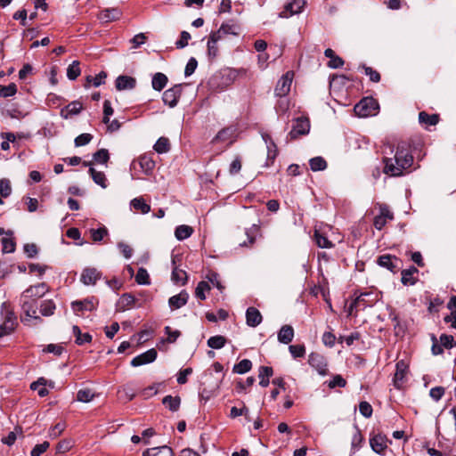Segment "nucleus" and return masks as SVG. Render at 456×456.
<instances>
[{
  "mask_svg": "<svg viewBox=\"0 0 456 456\" xmlns=\"http://www.w3.org/2000/svg\"><path fill=\"white\" fill-rule=\"evenodd\" d=\"M78 61H74L67 69V77L69 80H76L81 74Z\"/></svg>",
  "mask_w": 456,
  "mask_h": 456,
  "instance_id": "obj_45",
  "label": "nucleus"
},
{
  "mask_svg": "<svg viewBox=\"0 0 456 456\" xmlns=\"http://www.w3.org/2000/svg\"><path fill=\"white\" fill-rule=\"evenodd\" d=\"M120 12L118 9H105L101 12L99 19L104 22L116 20L119 18Z\"/></svg>",
  "mask_w": 456,
  "mask_h": 456,
  "instance_id": "obj_35",
  "label": "nucleus"
},
{
  "mask_svg": "<svg viewBox=\"0 0 456 456\" xmlns=\"http://www.w3.org/2000/svg\"><path fill=\"white\" fill-rule=\"evenodd\" d=\"M55 309L56 305L52 299L44 300L39 305L40 314L45 317L52 316Z\"/></svg>",
  "mask_w": 456,
  "mask_h": 456,
  "instance_id": "obj_32",
  "label": "nucleus"
},
{
  "mask_svg": "<svg viewBox=\"0 0 456 456\" xmlns=\"http://www.w3.org/2000/svg\"><path fill=\"white\" fill-rule=\"evenodd\" d=\"M208 346L213 349H221L225 346L226 338L224 336L216 335L208 339Z\"/></svg>",
  "mask_w": 456,
  "mask_h": 456,
  "instance_id": "obj_44",
  "label": "nucleus"
},
{
  "mask_svg": "<svg viewBox=\"0 0 456 456\" xmlns=\"http://www.w3.org/2000/svg\"><path fill=\"white\" fill-rule=\"evenodd\" d=\"M439 342L444 348H452L456 346V342L452 335L442 334L440 336Z\"/></svg>",
  "mask_w": 456,
  "mask_h": 456,
  "instance_id": "obj_60",
  "label": "nucleus"
},
{
  "mask_svg": "<svg viewBox=\"0 0 456 456\" xmlns=\"http://www.w3.org/2000/svg\"><path fill=\"white\" fill-rule=\"evenodd\" d=\"M293 80V72H286L277 82L274 88L276 97L284 98L290 91Z\"/></svg>",
  "mask_w": 456,
  "mask_h": 456,
  "instance_id": "obj_6",
  "label": "nucleus"
},
{
  "mask_svg": "<svg viewBox=\"0 0 456 456\" xmlns=\"http://www.w3.org/2000/svg\"><path fill=\"white\" fill-rule=\"evenodd\" d=\"M240 28L237 23H223L218 30L212 32L210 35L215 36L217 40L224 39L228 35L238 36Z\"/></svg>",
  "mask_w": 456,
  "mask_h": 456,
  "instance_id": "obj_11",
  "label": "nucleus"
},
{
  "mask_svg": "<svg viewBox=\"0 0 456 456\" xmlns=\"http://www.w3.org/2000/svg\"><path fill=\"white\" fill-rule=\"evenodd\" d=\"M45 380L41 378L37 381L32 382L30 385V388L34 391H37V394L40 397H44L48 395V390L45 387Z\"/></svg>",
  "mask_w": 456,
  "mask_h": 456,
  "instance_id": "obj_47",
  "label": "nucleus"
},
{
  "mask_svg": "<svg viewBox=\"0 0 456 456\" xmlns=\"http://www.w3.org/2000/svg\"><path fill=\"white\" fill-rule=\"evenodd\" d=\"M310 168L314 172L323 171L327 168V161L322 157H314L309 160Z\"/></svg>",
  "mask_w": 456,
  "mask_h": 456,
  "instance_id": "obj_38",
  "label": "nucleus"
},
{
  "mask_svg": "<svg viewBox=\"0 0 456 456\" xmlns=\"http://www.w3.org/2000/svg\"><path fill=\"white\" fill-rule=\"evenodd\" d=\"M411 145L406 142L397 144L392 158H383V173L388 176L399 177L408 173L413 165Z\"/></svg>",
  "mask_w": 456,
  "mask_h": 456,
  "instance_id": "obj_1",
  "label": "nucleus"
},
{
  "mask_svg": "<svg viewBox=\"0 0 456 456\" xmlns=\"http://www.w3.org/2000/svg\"><path fill=\"white\" fill-rule=\"evenodd\" d=\"M346 386V380L341 375H335L332 379L328 382V387L331 389L338 387H345Z\"/></svg>",
  "mask_w": 456,
  "mask_h": 456,
  "instance_id": "obj_57",
  "label": "nucleus"
},
{
  "mask_svg": "<svg viewBox=\"0 0 456 456\" xmlns=\"http://www.w3.org/2000/svg\"><path fill=\"white\" fill-rule=\"evenodd\" d=\"M93 159L96 163L106 164L110 159L109 151L106 149H100L93 155Z\"/></svg>",
  "mask_w": 456,
  "mask_h": 456,
  "instance_id": "obj_52",
  "label": "nucleus"
},
{
  "mask_svg": "<svg viewBox=\"0 0 456 456\" xmlns=\"http://www.w3.org/2000/svg\"><path fill=\"white\" fill-rule=\"evenodd\" d=\"M182 94V85H175L163 93L162 100L170 108L176 106Z\"/></svg>",
  "mask_w": 456,
  "mask_h": 456,
  "instance_id": "obj_10",
  "label": "nucleus"
},
{
  "mask_svg": "<svg viewBox=\"0 0 456 456\" xmlns=\"http://www.w3.org/2000/svg\"><path fill=\"white\" fill-rule=\"evenodd\" d=\"M2 246L4 253H12L15 250L16 243L12 238H3Z\"/></svg>",
  "mask_w": 456,
  "mask_h": 456,
  "instance_id": "obj_58",
  "label": "nucleus"
},
{
  "mask_svg": "<svg viewBox=\"0 0 456 456\" xmlns=\"http://www.w3.org/2000/svg\"><path fill=\"white\" fill-rule=\"evenodd\" d=\"M379 103L372 97L362 99L354 108V111L358 117L365 118L373 116L377 113Z\"/></svg>",
  "mask_w": 456,
  "mask_h": 456,
  "instance_id": "obj_3",
  "label": "nucleus"
},
{
  "mask_svg": "<svg viewBox=\"0 0 456 456\" xmlns=\"http://www.w3.org/2000/svg\"><path fill=\"white\" fill-rule=\"evenodd\" d=\"M263 317L259 310L250 306L246 311V323L248 326L255 328L262 322Z\"/></svg>",
  "mask_w": 456,
  "mask_h": 456,
  "instance_id": "obj_20",
  "label": "nucleus"
},
{
  "mask_svg": "<svg viewBox=\"0 0 456 456\" xmlns=\"http://www.w3.org/2000/svg\"><path fill=\"white\" fill-rule=\"evenodd\" d=\"M142 456H174V452L171 447L163 445L147 449Z\"/></svg>",
  "mask_w": 456,
  "mask_h": 456,
  "instance_id": "obj_24",
  "label": "nucleus"
},
{
  "mask_svg": "<svg viewBox=\"0 0 456 456\" xmlns=\"http://www.w3.org/2000/svg\"><path fill=\"white\" fill-rule=\"evenodd\" d=\"M20 306L26 316L37 314L38 308L37 300L33 297H24L23 294H21Z\"/></svg>",
  "mask_w": 456,
  "mask_h": 456,
  "instance_id": "obj_19",
  "label": "nucleus"
},
{
  "mask_svg": "<svg viewBox=\"0 0 456 456\" xmlns=\"http://www.w3.org/2000/svg\"><path fill=\"white\" fill-rule=\"evenodd\" d=\"M379 215L374 217L373 225L377 230H381L388 221L394 219V214L385 203H378Z\"/></svg>",
  "mask_w": 456,
  "mask_h": 456,
  "instance_id": "obj_5",
  "label": "nucleus"
},
{
  "mask_svg": "<svg viewBox=\"0 0 456 456\" xmlns=\"http://www.w3.org/2000/svg\"><path fill=\"white\" fill-rule=\"evenodd\" d=\"M172 265H173V270H172V281L175 283H180L182 285H184L187 281V273L185 271L179 269L176 266L175 263V257L172 258Z\"/></svg>",
  "mask_w": 456,
  "mask_h": 456,
  "instance_id": "obj_25",
  "label": "nucleus"
},
{
  "mask_svg": "<svg viewBox=\"0 0 456 456\" xmlns=\"http://www.w3.org/2000/svg\"><path fill=\"white\" fill-rule=\"evenodd\" d=\"M90 234L93 241L101 242L108 235V229L105 226L98 229H90Z\"/></svg>",
  "mask_w": 456,
  "mask_h": 456,
  "instance_id": "obj_50",
  "label": "nucleus"
},
{
  "mask_svg": "<svg viewBox=\"0 0 456 456\" xmlns=\"http://www.w3.org/2000/svg\"><path fill=\"white\" fill-rule=\"evenodd\" d=\"M210 290V285L208 281H200L195 289V296L200 300L206 299L205 291Z\"/></svg>",
  "mask_w": 456,
  "mask_h": 456,
  "instance_id": "obj_51",
  "label": "nucleus"
},
{
  "mask_svg": "<svg viewBox=\"0 0 456 456\" xmlns=\"http://www.w3.org/2000/svg\"><path fill=\"white\" fill-rule=\"evenodd\" d=\"M419 121L420 124L427 126H436L439 121V116L437 114H428L425 111H421L419 114Z\"/></svg>",
  "mask_w": 456,
  "mask_h": 456,
  "instance_id": "obj_36",
  "label": "nucleus"
},
{
  "mask_svg": "<svg viewBox=\"0 0 456 456\" xmlns=\"http://www.w3.org/2000/svg\"><path fill=\"white\" fill-rule=\"evenodd\" d=\"M48 291V286L46 283L42 282L37 285H33L25 289L22 294L24 297H33L37 300L45 296V294Z\"/></svg>",
  "mask_w": 456,
  "mask_h": 456,
  "instance_id": "obj_17",
  "label": "nucleus"
},
{
  "mask_svg": "<svg viewBox=\"0 0 456 456\" xmlns=\"http://www.w3.org/2000/svg\"><path fill=\"white\" fill-rule=\"evenodd\" d=\"M314 240L319 248H330L333 247V243L317 230L314 232Z\"/></svg>",
  "mask_w": 456,
  "mask_h": 456,
  "instance_id": "obj_42",
  "label": "nucleus"
},
{
  "mask_svg": "<svg viewBox=\"0 0 456 456\" xmlns=\"http://www.w3.org/2000/svg\"><path fill=\"white\" fill-rule=\"evenodd\" d=\"M234 129L232 127H225L220 130L213 139L214 142H226L233 136Z\"/></svg>",
  "mask_w": 456,
  "mask_h": 456,
  "instance_id": "obj_41",
  "label": "nucleus"
},
{
  "mask_svg": "<svg viewBox=\"0 0 456 456\" xmlns=\"http://www.w3.org/2000/svg\"><path fill=\"white\" fill-rule=\"evenodd\" d=\"M308 363L322 376L328 374V364L325 357L319 353L313 352L308 356Z\"/></svg>",
  "mask_w": 456,
  "mask_h": 456,
  "instance_id": "obj_9",
  "label": "nucleus"
},
{
  "mask_svg": "<svg viewBox=\"0 0 456 456\" xmlns=\"http://www.w3.org/2000/svg\"><path fill=\"white\" fill-rule=\"evenodd\" d=\"M305 2L304 0H289L281 12L280 17L289 18L302 12Z\"/></svg>",
  "mask_w": 456,
  "mask_h": 456,
  "instance_id": "obj_12",
  "label": "nucleus"
},
{
  "mask_svg": "<svg viewBox=\"0 0 456 456\" xmlns=\"http://www.w3.org/2000/svg\"><path fill=\"white\" fill-rule=\"evenodd\" d=\"M377 264L393 273H396L403 268V261L399 257L390 254L379 256L377 259Z\"/></svg>",
  "mask_w": 456,
  "mask_h": 456,
  "instance_id": "obj_4",
  "label": "nucleus"
},
{
  "mask_svg": "<svg viewBox=\"0 0 456 456\" xmlns=\"http://www.w3.org/2000/svg\"><path fill=\"white\" fill-rule=\"evenodd\" d=\"M167 82L168 78L164 73L157 72L152 77L151 86L154 90L160 92L166 87Z\"/></svg>",
  "mask_w": 456,
  "mask_h": 456,
  "instance_id": "obj_28",
  "label": "nucleus"
},
{
  "mask_svg": "<svg viewBox=\"0 0 456 456\" xmlns=\"http://www.w3.org/2000/svg\"><path fill=\"white\" fill-rule=\"evenodd\" d=\"M135 281L138 284L149 285L151 283L150 275L146 269L141 267L135 275Z\"/></svg>",
  "mask_w": 456,
  "mask_h": 456,
  "instance_id": "obj_53",
  "label": "nucleus"
},
{
  "mask_svg": "<svg viewBox=\"0 0 456 456\" xmlns=\"http://www.w3.org/2000/svg\"><path fill=\"white\" fill-rule=\"evenodd\" d=\"M387 441L386 436L377 434L370 439V445L376 453L384 455L387 448Z\"/></svg>",
  "mask_w": 456,
  "mask_h": 456,
  "instance_id": "obj_14",
  "label": "nucleus"
},
{
  "mask_svg": "<svg viewBox=\"0 0 456 456\" xmlns=\"http://www.w3.org/2000/svg\"><path fill=\"white\" fill-rule=\"evenodd\" d=\"M408 368V364L403 360L396 362V370L393 379L394 385L396 388L400 389L405 382Z\"/></svg>",
  "mask_w": 456,
  "mask_h": 456,
  "instance_id": "obj_13",
  "label": "nucleus"
},
{
  "mask_svg": "<svg viewBox=\"0 0 456 456\" xmlns=\"http://www.w3.org/2000/svg\"><path fill=\"white\" fill-rule=\"evenodd\" d=\"M273 374L272 367L261 366L258 370V378L260 379L259 385L263 387H266L270 383V378Z\"/></svg>",
  "mask_w": 456,
  "mask_h": 456,
  "instance_id": "obj_29",
  "label": "nucleus"
},
{
  "mask_svg": "<svg viewBox=\"0 0 456 456\" xmlns=\"http://www.w3.org/2000/svg\"><path fill=\"white\" fill-rule=\"evenodd\" d=\"M193 233V228L189 225L182 224L175 228V236L178 240H183Z\"/></svg>",
  "mask_w": 456,
  "mask_h": 456,
  "instance_id": "obj_34",
  "label": "nucleus"
},
{
  "mask_svg": "<svg viewBox=\"0 0 456 456\" xmlns=\"http://www.w3.org/2000/svg\"><path fill=\"white\" fill-rule=\"evenodd\" d=\"M101 277L102 273L96 268L87 267L83 270L80 281L85 285H94Z\"/></svg>",
  "mask_w": 456,
  "mask_h": 456,
  "instance_id": "obj_18",
  "label": "nucleus"
},
{
  "mask_svg": "<svg viewBox=\"0 0 456 456\" xmlns=\"http://www.w3.org/2000/svg\"><path fill=\"white\" fill-rule=\"evenodd\" d=\"M252 369V362L248 359H243L233 366V372L244 374Z\"/></svg>",
  "mask_w": 456,
  "mask_h": 456,
  "instance_id": "obj_46",
  "label": "nucleus"
},
{
  "mask_svg": "<svg viewBox=\"0 0 456 456\" xmlns=\"http://www.w3.org/2000/svg\"><path fill=\"white\" fill-rule=\"evenodd\" d=\"M107 77V74L104 71H101L94 77L88 76L86 77L87 83H93V85L97 87L105 83V78Z\"/></svg>",
  "mask_w": 456,
  "mask_h": 456,
  "instance_id": "obj_56",
  "label": "nucleus"
},
{
  "mask_svg": "<svg viewBox=\"0 0 456 456\" xmlns=\"http://www.w3.org/2000/svg\"><path fill=\"white\" fill-rule=\"evenodd\" d=\"M217 40L215 36L209 35L208 40V55L209 58H216L218 54V47L216 45Z\"/></svg>",
  "mask_w": 456,
  "mask_h": 456,
  "instance_id": "obj_48",
  "label": "nucleus"
},
{
  "mask_svg": "<svg viewBox=\"0 0 456 456\" xmlns=\"http://www.w3.org/2000/svg\"><path fill=\"white\" fill-rule=\"evenodd\" d=\"M83 109V105L79 101H73L61 110V117L67 119L74 115H77Z\"/></svg>",
  "mask_w": 456,
  "mask_h": 456,
  "instance_id": "obj_22",
  "label": "nucleus"
},
{
  "mask_svg": "<svg viewBox=\"0 0 456 456\" xmlns=\"http://www.w3.org/2000/svg\"><path fill=\"white\" fill-rule=\"evenodd\" d=\"M17 93V86L14 83H11L7 86L0 85V97H10L13 96Z\"/></svg>",
  "mask_w": 456,
  "mask_h": 456,
  "instance_id": "obj_54",
  "label": "nucleus"
},
{
  "mask_svg": "<svg viewBox=\"0 0 456 456\" xmlns=\"http://www.w3.org/2000/svg\"><path fill=\"white\" fill-rule=\"evenodd\" d=\"M310 122L306 118H298L295 120L291 131L289 133L288 137L289 140H295L300 135H305L309 133Z\"/></svg>",
  "mask_w": 456,
  "mask_h": 456,
  "instance_id": "obj_7",
  "label": "nucleus"
},
{
  "mask_svg": "<svg viewBox=\"0 0 456 456\" xmlns=\"http://www.w3.org/2000/svg\"><path fill=\"white\" fill-rule=\"evenodd\" d=\"M135 86V78L130 76H118L115 81V86L118 91L134 89Z\"/></svg>",
  "mask_w": 456,
  "mask_h": 456,
  "instance_id": "obj_21",
  "label": "nucleus"
},
{
  "mask_svg": "<svg viewBox=\"0 0 456 456\" xmlns=\"http://www.w3.org/2000/svg\"><path fill=\"white\" fill-rule=\"evenodd\" d=\"M207 279L211 282L217 289L221 292L224 289V287L219 280V274L216 272H209L207 275Z\"/></svg>",
  "mask_w": 456,
  "mask_h": 456,
  "instance_id": "obj_59",
  "label": "nucleus"
},
{
  "mask_svg": "<svg viewBox=\"0 0 456 456\" xmlns=\"http://www.w3.org/2000/svg\"><path fill=\"white\" fill-rule=\"evenodd\" d=\"M379 301V295L373 291H366L361 293L350 305L349 314L355 312L364 310L367 307L374 305Z\"/></svg>",
  "mask_w": 456,
  "mask_h": 456,
  "instance_id": "obj_2",
  "label": "nucleus"
},
{
  "mask_svg": "<svg viewBox=\"0 0 456 456\" xmlns=\"http://www.w3.org/2000/svg\"><path fill=\"white\" fill-rule=\"evenodd\" d=\"M135 302V298L131 294L126 293L121 296L118 300V306L121 311H125L126 308H129L134 305Z\"/></svg>",
  "mask_w": 456,
  "mask_h": 456,
  "instance_id": "obj_39",
  "label": "nucleus"
},
{
  "mask_svg": "<svg viewBox=\"0 0 456 456\" xmlns=\"http://www.w3.org/2000/svg\"><path fill=\"white\" fill-rule=\"evenodd\" d=\"M157 355V351L154 348H151L133 358L131 361V365L133 367H138L143 364L151 363L156 360Z\"/></svg>",
  "mask_w": 456,
  "mask_h": 456,
  "instance_id": "obj_16",
  "label": "nucleus"
},
{
  "mask_svg": "<svg viewBox=\"0 0 456 456\" xmlns=\"http://www.w3.org/2000/svg\"><path fill=\"white\" fill-rule=\"evenodd\" d=\"M94 397V395L90 389H80L77 394V399L82 403H89Z\"/></svg>",
  "mask_w": 456,
  "mask_h": 456,
  "instance_id": "obj_55",
  "label": "nucleus"
},
{
  "mask_svg": "<svg viewBox=\"0 0 456 456\" xmlns=\"http://www.w3.org/2000/svg\"><path fill=\"white\" fill-rule=\"evenodd\" d=\"M139 165L145 174H150L155 167V162L151 155L144 154L139 158Z\"/></svg>",
  "mask_w": 456,
  "mask_h": 456,
  "instance_id": "obj_31",
  "label": "nucleus"
},
{
  "mask_svg": "<svg viewBox=\"0 0 456 456\" xmlns=\"http://www.w3.org/2000/svg\"><path fill=\"white\" fill-rule=\"evenodd\" d=\"M401 274V281L404 286H412L418 281V279L415 276L411 275L410 273L405 270H402Z\"/></svg>",
  "mask_w": 456,
  "mask_h": 456,
  "instance_id": "obj_63",
  "label": "nucleus"
},
{
  "mask_svg": "<svg viewBox=\"0 0 456 456\" xmlns=\"http://www.w3.org/2000/svg\"><path fill=\"white\" fill-rule=\"evenodd\" d=\"M289 350L294 358L303 357L305 354V347L304 345H291Z\"/></svg>",
  "mask_w": 456,
  "mask_h": 456,
  "instance_id": "obj_62",
  "label": "nucleus"
},
{
  "mask_svg": "<svg viewBox=\"0 0 456 456\" xmlns=\"http://www.w3.org/2000/svg\"><path fill=\"white\" fill-rule=\"evenodd\" d=\"M99 304L98 299L95 297H90L83 300L73 301L71 303V308L75 314H78L84 311H94L96 309Z\"/></svg>",
  "mask_w": 456,
  "mask_h": 456,
  "instance_id": "obj_8",
  "label": "nucleus"
},
{
  "mask_svg": "<svg viewBox=\"0 0 456 456\" xmlns=\"http://www.w3.org/2000/svg\"><path fill=\"white\" fill-rule=\"evenodd\" d=\"M259 231V226L256 224H253L250 228L246 230V235L248 237V242L243 241L240 243V247H248V245H252L256 240V236Z\"/></svg>",
  "mask_w": 456,
  "mask_h": 456,
  "instance_id": "obj_43",
  "label": "nucleus"
},
{
  "mask_svg": "<svg viewBox=\"0 0 456 456\" xmlns=\"http://www.w3.org/2000/svg\"><path fill=\"white\" fill-rule=\"evenodd\" d=\"M50 446L49 442L45 441L42 444H37L31 451L30 456H40L43 454Z\"/></svg>",
  "mask_w": 456,
  "mask_h": 456,
  "instance_id": "obj_64",
  "label": "nucleus"
},
{
  "mask_svg": "<svg viewBox=\"0 0 456 456\" xmlns=\"http://www.w3.org/2000/svg\"><path fill=\"white\" fill-rule=\"evenodd\" d=\"M162 403L171 411L175 412L179 410L181 398L179 396L166 395L162 399Z\"/></svg>",
  "mask_w": 456,
  "mask_h": 456,
  "instance_id": "obj_30",
  "label": "nucleus"
},
{
  "mask_svg": "<svg viewBox=\"0 0 456 456\" xmlns=\"http://www.w3.org/2000/svg\"><path fill=\"white\" fill-rule=\"evenodd\" d=\"M294 330L290 325H283L278 332V340L282 344H289L293 340Z\"/></svg>",
  "mask_w": 456,
  "mask_h": 456,
  "instance_id": "obj_26",
  "label": "nucleus"
},
{
  "mask_svg": "<svg viewBox=\"0 0 456 456\" xmlns=\"http://www.w3.org/2000/svg\"><path fill=\"white\" fill-rule=\"evenodd\" d=\"M324 55L330 59L328 62V67L331 69H338L344 65V61L342 58L335 54V52L328 48L324 52Z\"/></svg>",
  "mask_w": 456,
  "mask_h": 456,
  "instance_id": "obj_27",
  "label": "nucleus"
},
{
  "mask_svg": "<svg viewBox=\"0 0 456 456\" xmlns=\"http://www.w3.org/2000/svg\"><path fill=\"white\" fill-rule=\"evenodd\" d=\"M1 316L3 322L12 325L16 328L18 325L17 317L13 312V309L9 302H4L1 305Z\"/></svg>",
  "mask_w": 456,
  "mask_h": 456,
  "instance_id": "obj_15",
  "label": "nucleus"
},
{
  "mask_svg": "<svg viewBox=\"0 0 456 456\" xmlns=\"http://www.w3.org/2000/svg\"><path fill=\"white\" fill-rule=\"evenodd\" d=\"M153 149L158 153H160V154L167 152L170 150L169 140L166 137L159 138L158 141L156 142V143L154 144Z\"/></svg>",
  "mask_w": 456,
  "mask_h": 456,
  "instance_id": "obj_49",
  "label": "nucleus"
},
{
  "mask_svg": "<svg viewBox=\"0 0 456 456\" xmlns=\"http://www.w3.org/2000/svg\"><path fill=\"white\" fill-rule=\"evenodd\" d=\"M93 139V135L91 134H81L75 138V145L77 147H81L88 144Z\"/></svg>",
  "mask_w": 456,
  "mask_h": 456,
  "instance_id": "obj_61",
  "label": "nucleus"
},
{
  "mask_svg": "<svg viewBox=\"0 0 456 456\" xmlns=\"http://www.w3.org/2000/svg\"><path fill=\"white\" fill-rule=\"evenodd\" d=\"M73 335L76 338V343L77 345H83L85 343H90L92 340V336L89 333H82L81 330L78 326H73L72 328Z\"/></svg>",
  "mask_w": 456,
  "mask_h": 456,
  "instance_id": "obj_37",
  "label": "nucleus"
},
{
  "mask_svg": "<svg viewBox=\"0 0 456 456\" xmlns=\"http://www.w3.org/2000/svg\"><path fill=\"white\" fill-rule=\"evenodd\" d=\"M89 174L96 184L103 189L107 187V179L103 172L96 171L94 167H89Z\"/></svg>",
  "mask_w": 456,
  "mask_h": 456,
  "instance_id": "obj_33",
  "label": "nucleus"
},
{
  "mask_svg": "<svg viewBox=\"0 0 456 456\" xmlns=\"http://www.w3.org/2000/svg\"><path fill=\"white\" fill-rule=\"evenodd\" d=\"M131 206L142 214H147L151 210V206L145 202L142 198H135L131 201Z\"/></svg>",
  "mask_w": 456,
  "mask_h": 456,
  "instance_id": "obj_40",
  "label": "nucleus"
},
{
  "mask_svg": "<svg viewBox=\"0 0 456 456\" xmlns=\"http://www.w3.org/2000/svg\"><path fill=\"white\" fill-rule=\"evenodd\" d=\"M188 299L189 294L185 290H182L179 294L171 297L168 304L172 309H179L186 305Z\"/></svg>",
  "mask_w": 456,
  "mask_h": 456,
  "instance_id": "obj_23",
  "label": "nucleus"
}]
</instances>
